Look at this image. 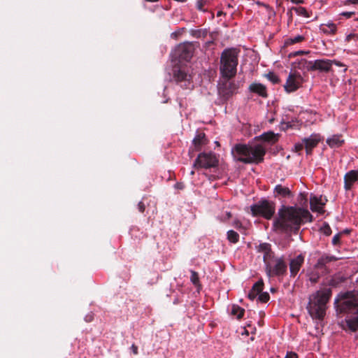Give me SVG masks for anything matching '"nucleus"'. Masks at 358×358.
Returning <instances> with one entry per match:
<instances>
[{
    "label": "nucleus",
    "mask_w": 358,
    "mask_h": 358,
    "mask_svg": "<svg viewBox=\"0 0 358 358\" xmlns=\"http://www.w3.org/2000/svg\"><path fill=\"white\" fill-rule=\"evenodd\" d=\"M312 221L310 212L304 208L282 205L278 211L273 226L275 230L285 234L297 233L302 224Z\"/></svg>",
    "instance_id": "1"
},
{
    "label": "nucleus",
    "mask_w": 358,
    "mask_h": 358,
    "mask_svg": "<svg viewBox=\"0 0 358 358\" xmlns=\"http://www.w3.org/2000/svg\"><path fill=\"white\" fill-rule=\"evenodd\" d=\"M335 306L347 313L343 326L352 331L358 329V290L341 293L335 299Z\"/></svg>",
    "instance_id": "2"
},
{
    "label": "nucleus",
    "mask_w": 358,
    "mask_h": 358,
    "mask_svg": "<svg viewBox=\"0 0 358 358\" xmlns=\"http://www.w3.org/2000/svg\"><path fill=\"white\" fill-rule=\"evenodd\" d=\"M234 159L245 164H259L264 160L265 148L259 144H236L231 149Z\"/></svg>",
    "instance_id": "3"
},
{
    "label": "nucleus",
    "mask_w": 358,
    "mask_h": 358,
    "mask_svg": "<svg viewBox=\"0 0 358 358\" xmlns=\"http://www.w3.org/2000/svg\"><path fill=\"white\" fill-rule=\"evenodd\" d=\"M331 296V289L325 288L316 292L310 296L307 309L312 317L319 320L324 317L326 313L327 303Z\"/></svg>",
    "instance_id": "4"
},
{
    "label": "nucleus",
    "mask_w": 358,
    "mask_h": 358,
    "mask_svg": "<svg viewBox=\"0 0 358 358\" xmlns=\"http://www.w3.org/2000/svg\"><path fill=\"white\" fill-rule=\"evenodd\" d=\"M240 51L236 48L224 49L220 56V71L222 76L230 80L237 72L238 55Z\"/></svg>",
    "instance_id": "5"
},
{
    "label": "nucleus",
    "mask_w": 358,
    "mask_h": 358,
    "mask_svg": "<svg viewBox=\"0 0 358 358\" xmlns=\"http://www.w3.org/2000/svg\"><path fill=\"white\" fill-rule=\"evenodd\" d=\"M250 210L253 216H261L270 220L275 214V206L274 203L264 199L252 205Z\"/></svg>",
    "instance_id": "6"
},
{
    "label": "nucleus",
    "mask_w": 358,
    "mask_h": 358,
    "mask_svg": "<svg viewBox=\"0 0 358 358\" xmlns=\"http://www.w3.org/2000/svg\"><path fill=\"white\" fill-rule=\"evenodd\" d=\"M264 264L266 275L269 278L283 275L287 272V264L282 257L274 256Z\"/></svg>",
    "instance_id": "7"
},
{
    "label": "nucleus",
    "mask_w": 358,
    "mask_h": 358,
    "mask_svg": "<svg viewBox=\"0 0 358 358\" xmlns=\"http://www.w3.org/2000/svg\"><path fill=\"white\" fill-rule=\"evenodd\" d=\"M217 163V159L214 153L202 152L198 155L194 162L193 166L196 169H209L216 166Z\"/></svg>",
    "instance_id": "8"
},
{
    "label": "nucleus",
    "mask_w": 358,
    "mask_h": 358,
    "mask_svg": "<svg viewBox=\"0 0 358 358\" xmlns=\"http://www.w3.org/2000/svg\"><path fill=\"white\" fill-rule=\"evenodd\" d=\"M194 52V47L192 43H183L176 47L172 52L173 57L179 61H189Z\"/></svg>",
    "instance_id": "9"
},
{
    "label": "nucleus",
    "mask_w": 358,
    "mask_h": 358,
    "mask_svg": "<svg viewBox=\"0 0 358 358\" xmlns=\"http://www.w3.org/2000/svg\"><path fill=\"white\" fill-rule=\"evenodd\" d=\"M173 78L177 83L184 82V87L187 88L190 85L191 76L187 66H176L173 69Z\"/></svg>",
    "instance_id": "10"
},
{
    "label": "nucleus",
    "mask_w": 358,
    "mask_h": 358,
    "mask_svg": "<svg viewBox=\"0 0 358 358\" xmlns=\"http://www.w3.org/2000/svg\"><path fill=\"white\" fill-rule=\"evenodd\" d=\"M303 78L298 73H290L284 85L285 90L288 92H294L297 90L302 85Z\"/></svg>",
    "instance_id": "11"
},
{
    "label": "nucleus",
    "mask_w": 358,
    "mask_h": 358,
    "mask_svg": "<svg viewBox=\"0 0 358 358\" xmlns=\"http://www.w3.org/2000/svg\"><path fill=\"white\" fill-rule=\"evenodd\" d=\"M236 91V86L235 83L228 79L220 84L218 87V94L224 100H227Z\"/></svg>",
    "instance_id": "12"
},
{
    "label": "nucleus",
    "mask_w": 358,
    "mask_h": 358,
    "mask_svg": "<svg viewBox=\"0 0 358 358\" xmlns=\"http://www.w3.org/2000/svg\"><path fill=\"white\" fill-rule=\"evenodd\" d=\"M309 69L311 71L318 70L322 72H329L331 69V60L316 59L309 62Z\"/></svg>",
    "instance_id": "13"
},
{
    "label": "nucleus",
    "mask_w": 358,
    "mask_h": 358,
    "mask_svg": "<svg viewBox=\"0 0 358 358\" xmlns=\"http://www.w3.org/2000/svg\"><path fill=\"white\" fill-rule=\"evenodd\" d=\"M320 140V136L316 134H313L309 137L303 138V143L308 155L310 154L312 150L317 145Z\"/></svg>",
    "instance_id": "14"
},
{
    "label": "nucleus",
    "mask_w": 358,
    "mask_h": 358,
    "mask_svg": "<svg viewBox=\"0 0 358 358\" xmlns=\"http://www.w3.org/2000/svg\"><path fill=\"white\" fill-rule=\"evenodd\" d=\"M310 209L313 211L322 213L324 211L323 208L325 205V202L322 196L311 195L310 198Z\"/></svg>",
    "instance_id": "15"
},
{
    "label": "nucleus",
    "mask_w": 358,
    "mask_h": 358,
    "mask_svg": "<svg viewBox=\"0 0 358 358\" xmlns=\"http://www.w3.org/2000/svg\"><path fill=\"white\" fill-rule=\"evenodd\" d=\"M358 180V171L352 170L346 173L344 176V188L345 190L352 189L354 184Z\"/></svg>",
    "instance_id": "16"
},
{
    "label": "nucleus",
    "mask_w": 358,
    "mask_h": 358,
    "mask_svg": "<svg viewBox=\"0 0 358 358\" xmlns=\"http://www.w3.org/2000/svg\"><path fill=\"white\" fill-rule=\"evenodd\" d=\"M304 256L299 255L295 258L292 259L289 263V270L291 275L295 276L300 270L301 266L303 264Z\"/></svg>",
    "instance_id": "17"
},
{
    "label": "nucleus",
    "mask_w": 358,
    "mask_h": 358,
    "mask_svg": "<svg viewBox=\"0 0 358 358\" xmlns=\"http://www.w3.org/2000/svg\"><path fill=\"white\" fill-rule=\"evenodd\" d=\"M257 251L263 253V261L264 263L274 257V253L272 252L271 246L269 243H260L257 247Z\"/></svg>",
    "instance_id": "18"
},
{
    "label": "nucleus",
    "mask_w": 358,
    "mask_h": 358,
    "mask_svg": "<svg viewBox=\"0 0 358 358\" xmlns=\"http://www.w3.org/2000/svg\"><path fill=\"white\" fill-rule=\"evenodd\" d=\"M344 139L341 134H334L327 138V144L331 148H337L344 143Z\"/></svg>",
    "instance_id": "19"
},
{
    "label": "nucleus",
    "mask_w": 358,
    "mask_h": 358,
    "mask_svg": "<svg viewBox=\"0 0 358 358\" xmlns=\"http://www.w3.org/2000/svg\"><path fill=\"white\" fill-rule=\"evenodd\" d=\"M273 193L275 197L281 196L283 198H289L292 196V192L289 187L282 186V185H275Z\"/></svg>",
    "instance_id": "20"
},
{
    "label": "nucleus",
    "mask_w": 358,
    "mask_h": 358,
    "mask_svg": "<svg viewBox=\"0 0 358 358\" xmlns=\"http://www.w3.org/2000/svg\"><path fill=\"white\" fill-rule=\"evenodd\" d=\"M338 259V258L336 257L335 256L324 255L318 259L317 262L315 264V268L322 269L324 268L327 264L330 262H335Z\"/></svg>",
    "instance_id": "21"
},
{
    "label": "nucleus",
    "mask_w": 358,
    "mask_h": 358,
    "mask_svg": "<svg viewBox=\"0 0 358 358\" xmlns=\"http://www.w3.org/2000/svg\"><path fill=\"white\" fill-rule=\"evenodd\" d=\"M249 90L250 92L256 93L262 97L267 96L266 88L261 83H252L249 87Z\"/></svg>",
    "instance_id": "22"
},
{
    "label": "nucleus",
    "mask_w": 358,
    "mask_h": 358,
    "mask_svg": "<svg viewBox=\"0 0 358 358\" xmlns=\"http://www.w3.org/2000/svg\"><path fill=\"white\" fill-rule=\"evenodd\" d=\"M336 24L330 22L326 24H322L320 26V30L325 34H334L336 33Z\"/></svg>",
    "instance_id": "23"
},
{
    "label": "nucleus",
    "mask_w": 358,
    "mask_h": 358,
    "mask_svg": "<svg viewBox=\"0 0 358 358\" xmlns=\"http://www.w3.org/2000/svg\"><path fill=\"white\" fill-rule=\"evenodd\" d=\"M193 143L197 150L207 143L206 135L203 133H198L193 139Z\"/></svg>",
    "instance_id": "24"
},
{
    "label": "nucleus",
    "mask_w": 358,
    "mask_h": 358,
    "mask_svg": "<svg viewBox=\"0 0 358 358\" xmlns=\"http://www.w3.org/2000/svg\"><path fill=\"white\" fill-rule=\"evenodd\" d=\"M305 40V37L302 35L289 37L285 41V45L288 46L294 43H299Z\"/></svg>",
    "instance_id": "25"
},
{
    "label": "nucleus",
    "mask_w": 358,
    "mask_h": 358,
    "mask_svg": "<svg viewBox=\"0 0 358 358\" xmlns=\"http://www.w3.org/2000/svg\"><path fill=\"white\" fill-rule=\"evenodd\" d=\"M245 313V310L238 305H233L231 309V313L235 316L237 319H241Z\"/></svg>",
    "instance_id": "26"
},
{
    "label": "nucleus",
    "mask_w": 358,
    "mask_h": 358,
    "mask_svg": "<svg viewBox=\"0 0 358 358\" xmlns=\"http://www.w3.org/2000/svg\"><path fill=\"white\" fill-rule=\"evenodd\" d=\"M317 269V268L315 267L313 270L310 271L307 274L308 280L312 283H316L320 278V273Z\"/></svg>",
    "instance_id": "27"
},
{
    "label": "nucleus",
    "mask_w": 358,
    "mask_h": 358,
    "mask_svg": "<svg viewBox=\"0 0 358 358\" xmlns=\"http://www.w3.org/2000/svg\"><path fill=\"white\" fill-rule=\"evenodd\" d=\"M227 239L232 243H236L239 241V235L234 230H229L227 231Z\"/></svg>",
    "instance_id": "28"
},
{
    "label": "nucleus",
    "mask_w": 358,
    "mask_h": 358,
    "mask_svg": "<svg viewBox=\"0 0 358 358\" xmlns=\"http://www.w3.org/2000/svg\"><path fill=\"white\" fill-rule=\"evenodd\" d=\"M294 122V118H289L288 114H285L282 116V120L280 121V123L282 124H285L286 127H293V122Z\"/></svg>",
    "instance_id": "29"
},
{
    "label": "nucleus",
    "mask_w": 358,
    "mask_h": 358,
    "mask_svg": "<svg viewBox=\"0 0 358 358\" xmlns=\"http://www.w3.org/2000/svg\"><path fill=\"white\" fill-rule=\"evenodd\" d=\"M262 138L265 141L275 142L278 139V136L273 132H268L262 135Z\"/></svg>",
    "instance_id": "30"
},
{
    "label": "nucleus",
    "mask_w": 358,
    "mask_h": 358,
    "mask_svg": "<svg viewBox=\"0 0 358 358\" xmlns=\"http://www.w3.org/2000/svg\"><path fill=\"white\" fill-rule=\"evenodd\" d=\"M263 286H264L263 280H260L254 284V285L252 286V290L253 292L258 294L260 292H262V291L263 289Z\"/></svg>",
    "instance_id": "31"
},
{
    "label": "nucleus",
    "mask_w": 358,
    "mask_h": 358,
    "mask_svg": "<svg viewBox=\"0 0 358 358\" xmlns=\"http://www.w3.org/2000/svg\"><path fill=\"white\" fill-rule=\"evenodd\" d=\"M190 280L195 285H199V278L198 273L194 271H191Z\"/></svg>",
    "instance_id": "32"
},
{
    "label": "nucleus",
    "mask_w": 358,
    "mask_h": 358,
    "mask_svg": "<svg viewBox=\"0 0 358 358\" xmlns=\"http://www.w3.org/2000/svg\"><path fill=\"white\" fill-rule=\"evenodd\" d=\"M257 295H258L259 301L262 303H266L270 299V296H269L268 293L266 292H262L259 294H258Z\"/></svg>",
    "instance_id": "33"
},
{
    "label": "nucleus",
    "mask_w": 358,
    "mask_h": 358,
    "mask_svg": "<svg viewBox=\"0 0 358 358\" xmlns=\"http://www.w3.org/2000/svg\"><path fill=\"white\" fill-rule=\"evenodd\" d=\"M294 10L299 15H301V16H303L306 17H308V11L306 10V9L304 7H301V6L296 7V8H294Z\"/></svg>",
    "instance_id": "34"
},
{
    "label": "nucleus",
    "mask_w": 358,
    "mask_h": 358,
    "mask_svg": "<svg viewBox=\"0 0 358 358\" xmlns=\"http://www.w3.org/2000/svg\"><path fill=\"white\" fill-rule=\"evenodd\" d=\"M268 79L273 83H278L279 82V78L274 73L270 72L267 74Z\"/></svg>",
    "instance_id": "35"
},
{
    "label": "nucleus",
    "mask_w": 358,
    "mask_h": 358,
    "mask_svg": "<svg viewBox=\"0 0 358 358\" xmlns=\"http://www.w3.org/2000/svg\"><path fill=\"white\" fill-rule=\"evenodd\" d=\"M341 236V233H338V234H336V235L334 236V237L332 238V241H331L332 244L334 245H337L339 244Z\"/></svg>",
    "instance_id": "36"
},
{
    "label": "nucleus",
    "mask_w": 358,
    "mask_h": 358,
    "mask_svg": "<svg viewBox=\"0 0 358 358\" xmlns=\"http://www.w3.org/2000/svg\"><path fill=\"white\" fill-rule=\"evenodd\" d=\"M322 230L323 233L327 236L331 233V228L327 224H324Z\"/></svg>",
    "instance_id": "37"
},
{
    "label": "nucleus",
    "mask_w": 358,
    "mask_h": 358,
    "mask_svg": "<svg viewBox=\"0 0 358 358\" xmlns=\"http://www.w3.org/2000/svg\"><path fill=\"white\" fill-rule=\"evenodd\" d=\"M358 39V36L357 34H348L346 38H345V41L349 42L350 41L351 39Z\"/></svg>",
    "instance_id": "38"
},
{
    "label": "nucleus",
    "mask_w": 358,
    "mask_h": 358,
    "mask_svg": "<svg viewBox=\"0 0 358 358\" xmlns=\"http://www.w3.org/2000/svg\"><path fill=\"white\" fill-rule=\"evenodd\" d=\"M232 225L236 229H241L242 227V223L238 220H234Z\"/></svg>",
    "instance_id": "39"
},
{
    "label": "nucleus",
    "mask_w": 358,
    "mask_h": 358,
    "mask_svg": "<svg viewBox=\"0 0 358 358\" xmlns=\"http://www.w3.org/2000/svg\"><path fill=\"white\" fill-rule=\"evenodd\" d=\"M308 52H306V51L299 50V51H296V52L291 53L290 55H292V56H297V55H306V54H308Z\"/></svg>",
    "instance_id": "40"
},
{
    "label": "nucleus",
    "mask_w": 358,
    "mask_h": 358,
    "mask_svg": "<svg viewBox=\"0 0 358 358\" xmlns=\"http://www.w3.org/2000/svg\"><path fill=\"white\" fill-rule=\"evenodd\" d=\"M285 358H298V356L295 352H289L287 353Z\"/></svg>",
    "instance_id": "41"
},
{
    "label": "nucleus",
    "mask_w": 358,
    "mask_h": 358,
    "mask_svg": "<svg viewBox=\"0 0 358 358\" xmlns=\"http://www.w3.org/2000/svg\"><path fill=\"white\" fill-rule=\"evenodd\" d=\"M204 3H205L204 0H197V3H196L197 8L199 10H202V7L203 6Z\"/></svg>",
    "instance_id": "42"
},
{
    "label": "nucleus",
    "mask_w": 358,
    "mask_h": 358,
    "mask_svg": "<svg viewBox=\"0 0 358 358\" xmlns=\"http://www.w3.org/2000/svg\"><path fill=\"white\" fill-rule=\"evenodd\" d=\"M138 209L141 213H143L145 210V205L142 201L138 203Z\"/></svg>",
    "instance_id": "43"
},
{
    "label": "nucleus",
    "mask_w": 358,
    "mask_h": 358,
    "mask_svg": "<svg viewBox=\"0 0 358 358\" xmlns=\"http://www.w3.org/2000/svg\"><path fill=\"white\" fill-rule=\"evenodd\" d=\"M355 13L354 12H343L341 13V15L347 17V18H350L352 17V15H354Z\"/></svg>",
    "instance_id": "44"
},
{
    "label": "nucleus",
    "mask_w": 358,
    "mask_h": 358,
    "mask_svg": "<svg viewBox=\"0 0 358 358\" xmlns=\"http://www.w3.org/2000/svg\"><path fill=\"white\" fill-rule=\"evenodd\" d=\"M303 147H304V143H303V141L301 143L295 144V148L297 151L301 150Z\"/></svg>",
    "instance_id": "45"
},
{
    "label": "nucleus",
    "mask_w": 358,
    "mask_h": 358,
    "mask_svg": "<svg viewBox=\"0 0 358 358\" xmlns=\"http://www.w3.org/2000/svg\"><path fill=\"white\" fill-rule=\"evenodd\" d=\"M333 64H335L336 66H345V65L343 63H341L339 61H336V60H331V66Z\"/></svg>",
    "instance_id": "46"
},
{
    "label": "nucleus",
    "mask_w": 358,
    "mask_h": 358,
    "mask_svg": "<svg viewBox=\"0 0 358 358\" xmlns=\"http://www.w3.org/2000/svg\"><path fill=\"white\" fill-rule=\"evenodd\" d=\"M231 217V213L230 212H226V214L224 216H223L221 219L222 220H227Z\"/></svg>",
    "instance_id": "47"
},
{
    "label": "nucleus",
    "mask_w": 358,
    "mask_h": 358,
    "mask_svg": "<svg viewBox=\"0 0 358 358\" xmlns=\"http://www.w3.org/2000/svg\"><path fill=\"white\" fill-rule=\"evenodd\" d=\"M174 187L176 189H182L185 187V185L182 182H177Z\"/></svg>",
    "instance_id": "48"
},
{
    "label": "nucleus",
    "mask_w": 358,
    "mask_h": 358,
    "mask_svg": "<svg viewBox=\"0 0 358 358\" xmlns=\"http://www.w3.org/2000/svg\"><path fill=\"white\" fill-rule=\"evenodd\" d=\"M131 350H132V352H134V355H137L138 354V347L136 345L133 344L131 345Z\"/></svg>",
    "instance_id": "49"
},
{
    "label": "nucleus",
    "mask_w": 358,
    "mask_h": 358,
    "mask_svg": "<svg viewBox=\"0 0 358 358\" xmlns=\"http://www.w3.org/2000/svg\"><path fill=\"white\" fill-rule=\"evenodd\" d=\"M257 295V294H255V292H252V290H251V292L248 294V297L252 300L256 297Z\"/></svg>",
    "instance_id": "50"
},
{
    "label": "nucleus",
    "mask_w": 358,
    "mask_h": 358,
    "mask_svg": "<svg viewBox=\"0 0 358 358\" xmlns=\"http://www.w3.org/2000/svg\"><path fill=\"white\" fill-rule=\"evenodd\" d=\"M294 4H302L303 3V0H289Z\"/></svg>",
    "instance_id": "51"
},
{
    "label": "nucleus",
    "mask_w": 358,
    "mask_h": 358,
    "mask_svg": "<svg viewBox=\"0 0 358 358\" xmlns=\"http://www.w3.org/2000/svg\"><path fill=\"white\" fill-rule=\"evenodd\" d=\"M358 4V0H346L345 4Z\"/></svg>",
    "instance_id": "52"
},
{
    "label": "nucleus",
    "mask_w": 358,
    "mask_h": 358,
    "mask_svg": "<svg viewBox=\"0 0 358 358\" xmlns=\"http://www.w3.org/2000/svg\"><path fill=\"white\" fill-rule=\"evenodd\" d=\"M329 285L331 286H336V282H335V279H331V281L329 282Z\"/></svg>",
    "instance_id": "53"
},
{
    "label": "nucleus",
    "mask_w": 358,
    "mask_h": 358,
    "mask_svg": "<svg viewBox=\"0 0 358 358\" xmlns=\"http://www.w3.org/2000/svg\"><path fill=\"white\" fill-rule=\"evenodd\" d=\"M191 175H194V171H192L191 173H190Z\"/></svg>",
    "instance_id": "54"
},
{
    "label": "nucleus",
    "mask_w": 358,
    "mask_h": 358,
    "mask_svg": "<svg viewBox=\"0 0 358 358\" xmlns=\"http://www.w3.org/2000/svg\"><path fill=\"white\" fill-rule=\"evenodd\" d=\"M357 20H358V18H357Z\"/></svg>",
    "instance_id": "55"
}]
</instances>
